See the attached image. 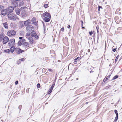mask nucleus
<instances>
[{
  "mask_svg": "<svg viewBox=\"0 0 122 122\" xmlns=\"http://www.w3.org/2000/svg\"><path fill=\"white\" fill-rule=\"evenodd\" d=\"M7 16L8 18L10 20H15L18 19L17 16L14 14H8Z\"/></svg>",
  "mask_w": 122,
  "mask_h": 122,
  "instance_id": "obj_1",
  "label": "nucleus"
},
{
  "mask_svg": "<svg viewBox=\"0 0 122 122\" xmlns=\"http://www.w3.org/2000/svg\"><path fill=\"white\" fill-rule=\"evenodd\" d=\"M8 45L10 47L14 46L15 44V40L14 39H10L9 41Z\"/></svg>",
  "mask_w": 122,
  "mask_h": 122,
  "instance_id": "obj_2",
  "label": "nucleus"
},
{
  "mask_svg": "<svg viewBox=\"0 0 122 122\" xmlns=\"http://www.w3.org/2000/svg\"><path fill=\"white\" fill-rule=\"evenodd\" d=\"M16 34L15 31L13 30H9L7 32L8 35L10 36H13Z\"/></svg>",
  "mask_w": 122,
  "mask_h": 122,
  "instance_id": "obj_3",
  "label": "nucleus"
},
{
  "mask_svg": "<svg viewBox=\"0 0 122 122\" xmlns=\"http://www.w3.org/2000/svg\"><path fill=\"white\" fill-rule=\"evenodd\" d=\"M41 16L42 17H43L45 16H47L49 18H51V16L50 14L47 12H46L45 13L42 14L41 15Z\"/></svg>",
  "mask_w": 122,
  "mask_h": 122,
  "instance_id": "obj_4",
  "label": "nucleus"
},
{
  "mask_svg": "<svg viewBox=\"0 0 122 122\" xmlns=\"http://www.w3.org/2000/svg\"><path fill=\"white\" fill-rule=\"evenodd\" d=\"M34 29V27L31 25H29L26 27V30L28 31H30Z\"/></svg>",
  "mask_w": 122,
  "mask_h": 122,
  "instance_id": "obj_5",
  "label": "nucleus"
},
{
  "mask_svg": "<svg viewBox=\"0 0 122 122\" xmlns=\"http://www.w3.org/2000/svg\"><path fill=\"white\" fill-rule=\"evenodd\" d=\"M31 35L32 37H35L36 39H38L39 37L38 36L36 35V34L35 31H33L31 32Z\"/></svg>",
  "mask_w": 122,
  "mask_h": 122,
  "instance_id": "obj_6",
  "label": "nucleus"
},
{
  "mask_svg": "<svg viewBox=\"0 0 122 122\" xmlns=\"http://www.w3.org/2000/svg\"><path fill=\"white\" fill-rule=\"evenodd\" d=\"M15 51L18 54L20 53L24 52V51L19 48H15Z\"/></svg>",
  "mask_w": 122,
  "mask_h": 122,
  "instance_id": "obj_7",
  "label": "nucleus"
},
{
  "mask_svg": "<svg viewBox=\"0 0 122 122\" xmlns=\"http://www.w3.org/2000/svg\"><path fill=\"white\" fill-rule=\"evenodd\" d=\"M9 40L7 36L3 38V44H6Z\"/></svg>",
  "mask_w": 122,
  "mask_h": 122,
  "instance_id": "obj_8",
  "label": "nucleus"
},
{
  "mask_svg": "<svg viewBox=\"0 0 122 122\" xmlns=\"http://www.w3.org/2000/svg\"><path fill=\"white\" fill-rule=\"evenodd\" d=\"M7 12H8L9 14H10L14 10V8L12 6H10L7 9Z\"/></svg>",
  "mask_w": 122,
  "mask_h": 122,
  "instance_id": "obj_9",
  "label": "nucleus"
},
{
  "mask_svg": "<svg viewBox=\"0 0 122 122\" xmlns=\"http://www.w3.org/2000/svg\"><path fill=\"white\" fill-rule=\"evenodd\" d=\"M7 11L6 9L2 10L1 12V14L4 15H5L7 14Z\"/></svg>",
  "mask_w": 122,
  "mask_h": 122,
  "instance_id": "obj_10",
  "label": "nucleus"
},
{
  "mask_svg": "<svg viewBox=\"0 0 122 122\" xmlns=\"http://www.w3.org/2000/svg\"><path fill=\"white\" fill-rule=\"evenodd\" d=\"M30 20L29 19H28L24 21V24L25 26H26L30 24Z\"/></svg>",
  "mask_w": 122,
  "mask_h": 122,
  "instance_id": "obj_11",
  "label": "nucleus"
},
{
  "mask_svg": "<svg viewBox=\"0 0 122 122\" xmlns=\"http://www.w3.org/2000/svg\"><path fill=\"white\" fill-rule=\"evenodd\" d=\"M25 41V40L24 39L20 40L18 42V45L19 46H20Z\"/></svg>",
  "mask_w": 122,
  "mask_h": 122,
  "instance_id": "obj_12",
  "label": "nucleus"
},
{
  "mask_svg": "<svg viewBox=\"0 0 122 122\" xmlns=\"http://www.w3.org/2000/svg\"><path fill=\"white\" fill-rule=\"evenodd\" d=\"M28 39L29 41L30 44H32L33 43V38L31 37H30L28 38Z\"/></svg>",
  "mask_w": 122,
  "mask_h": 122,
  "instance_id": "obj_13",
  "label": "nucleus"
},
{
  "mask_svg": "<svg viewBox=\"0 0 122 122\" xmlns=\"http://www.w3.org/2000/svg\"><path fill=\"white\" fill-rule=\"evenodd\" d=\"M23 45L26 48H27L30 46V43L29 42H26L24 43L23 44Z\"/></svg>",
  "mask_w": 122,
  "mask_h": 122,
  "instance_id": "obj_14",
  "label": "nucleus"
},
{
  "mask_svg": "<svg viewBox=\"0 0 122 122\" xmlns=\"http://www.w3.org/2000/svg\"><path fill=\"white\" fill-rule=\"evenodd\" d=\"M31 22L35 25H37V23L36 21V18L33 17L31 20Z\"/></svg>",
  "mask_w": 122,
  "mask_h": 122,
  "instance_id": "obj_15",
  "label": "nucleus"
},
{
  "mask_svg": "<svg viewBox=\"0 0 122 122\" xmlns=\"http://www.w3.org/2000/svg\"><path fill=\"white\" fill-rule=\"evenodd\" d=\"M49 18L45 17L43 19V20L46 22H48L50 20V19Z\"/></svg>",
  "mask_w": 122,
  "mask_h": 122,
  "instance_id": "obj_16",
  "label": "nucleus"
},
{
  "mask_svg": "<svg viewBox=\"0 0 122 122\" xmlns=\"http://www.w3.org/2000/svg\"><path fill=\"white\" fill-rule=\"evenodd\" d=\"M15 12L16 14L19 15L20 14V10L19 9H17L15 10Z\"/></svg>",
  "mask_w": 122,
  "mask_h": 122,
  "instance_id": "obj_17",
  "label": "nucleus"
},
{
  "mask_svg": "<svg viewBox=\"0 0 122 122\" xmlns=\"http://www.w3.org/2000/svg\"><path fill=\"white\" fill-rule=\"evenodd\" d=\"M11 47L10 49V51L11 53L13 52L14 51H15V47L14 46Z\"/></svg>",
  "mask_w": 122,
  "mask_h": 122,
  "instance_id": "obj_18",
  "label": "nucleus"
},
{
  "mask_svg": "<svg viewBox=\"0 0 122 122\" xmlns=\"http://www.w3.org/2000/svg\"><path fill=\"white\" fill-rule=\"evenodd\" d=\"M5 28L6 29H7L8 27V25L7 23L5 22L3 24Z\"/></svg>",
  "mask_w": 122,
  "mask_h": 122,
  "instance_id": "obj_19",
  "label": "nucleus"
},
{
  "mask_svg": "<svg viewBox=\"0 0 122 122\" xmlns=\"http://www.w3.org/2000/svg\"><path fill=\"white\" fill-rule=\"evenodd\" d=\"M52 89H51V88H50L48 90V92L47 94H50L52 90Z\"/></svg>",
  "mask_w": 122,
  "mask_h": 122,
  "instance_id": "obj_20",
  "label": "nucleus"
},
{
  "mask_svg": "<svg viewBox=\"0 0 122 122\" xmlns=\"http://www.w3.org/2000/svg\"><path fill=\"white\" fill-rule=\"evenodd\" d=\"M24 2L23 1L20 2L19 4V5L20 6H22L24 5Z\"/></svg>",
  "mask_w": 122,
  "mask_h": 122,
  "instance_id": "obj_21",
  "label": "nucleus"
},
{
  "mask_svg": "<svg viewBox=\"0 0 122 122\" xmlns=\"http://www.w3.org/2000/svg\"><path fill=\"white\" fill-rule=\"evenodd\" d=\"M4 37V36L3 34H0V42L2 41Z\"/></svg>",
  "mask_w": 122,
  "mask_h": 122,
  "instance_id": "obj_22",
  "label": "nucleus"
},
{
  "mask_svg": "<svg viewBox=\"0 0 122 122\" xmlns=\"http://www.w3.org/2000/svg\"><path fill=\"white\" fill-rule=\"evenodd\" d=\"M12 4L13 5H14V6H15V7H16L18 5V4L15 1H14L13 2Z\"/></svg>",
  "mask_w": 122,
  "mask_h": 122,
  "instance_id": "obj_23",
  "label": "nucleus"
},
{
  "mask_svg": "<svg viewBox=\"0 0 122 122\" xmlns=\"http://www.w3.org/2000/svg\"><path fill=\"white\" fill-rule=\"evenodd\" d=\"M25 13L24 12H23L21 14L22 16L24 18L25 16Z\"/></svg>",
  "mask_w": 122,
  "mask_h": 122,
  "instance_id": "obj_24",
  "label": "nucleus"
},
{
  "mask_svg": "<svg viewBox=\"0 0 122 122\" xmlns=\"http://www.w3.org/2000/svg\"><path fill=\"white\" fill-rule=\"evenodd\" d=\"M30 34V33H27L26 34V37L27 38H28V37L29 36Z\"/></svg>",
  "mask_w": 122,
  "mask_h": 122,
  "instance_id": "obj_25",
  "label": "nucleus"
},
{
  "mask_svg": "<svg viewBox=\"0 0 122 122\" xmlns=\"http://www.w3.org/2000/svg\"><path fill=\"white\" fill-rule=\"evenodd\" d=\"M10 51V50L9 49L5 50H4V51L7 53H9Z\"/></svg>",
  "mask_w": 122,
  "mask_h": 122,
  "instance_id": "obj_26",
  "label": "nucleus"
},
{
  "mask_svg": "<svg viewBox=\"0 0 122 122\" xmlns=\"http://www.w3.org/2000/svg\"><path fill=\"white\" fill-rule=\"evenodd\" d=\"M114 112L116 114V116H117V117L118 116V115L117 113V111L116 110H114Z\"/></svg>",
  "mask_w": 122,
  "mask_h": 122,
  "instance_id": "obj_27",
  "label": "nucleus"
},
{
  "mask_svg": "<svg viewBox=\"0 0 122 122\" xmlns=\"http://www.w3.org/2000/svg\"><path fill=\"white\" fill-rule=\"evenodd\" d=\"M118 76L116 75L113 77V79H112V80H115V79H116V78H118Z\"/></svg>",
  "mask_w": 122,
  "mask_h": 122,
  "instance_id": "obj_28",
  "label": "nucleus"
},
{
  "mask_svg": "<svg viewBox=\"0 0 122 122\" xmlns=\"http://www.w3.org/2000/svg\"><path fill=\"white\" fill-rule=\"evenodd\" d=\"M118 58H119V55H118L116 57V59L115 60V61L116 63L117 62Z\"/></svg>",
  "mask_w": 122,
  "mask_h": 122,
  "instance_id": "obj_29",
  "label": "nucleus"
},
{
  "mask_svg": "<svg viewBox=\"0 0 122 122\" xmlns=\"http://www.w3.org/2000/svg\"><path fill=\"white\" fill-rule=\"evenodd\" d=\"M25 60L24 58H23L22 59H20L19 60V61H18V62L20 61H24Z\"/></svg>",
  "mask_w": 122,
  "mask_h": 122,
  "instance_id": "obj_30",
  "label": "nucleus"
},
{
  "mask_svg": "<svg viewBox=\"0 0 122 122\" xmlns=\"http://www.w3.org/2000/svg\"><path fill=\"white\" fill-rule=\"evenodd\" d=\"M118 116H117H117H116L115 119L114 120V121L116 122L117 121V120L118 119Z\"/></svg>",
  "mask_w": 122,
  "mask_h": 122,
  "instance_id": "obj_31",
  "label": "nucleus"
},
{
  "mask_svg": "<svg viewBox=\"0 0 122 122\" xmlns=\"http://www.w3.org/2000/svg\"><path fill=\"white\" fill-rule=\"evenodd\" d=\"M48 4H44V6L45 8H47L48 6Z\"/></svg>",
  "mask_w": 122,
  "mask_h": 122,
  "instance_id": "obj_32",
  "label": "nucleus"
},
{
  "mask_svg": "<svg viewBox=\"0 0 122 122\" xmlns=\"http://www.w3.org/2000/svg\"><path fill=\"white\" fill-rule=\"evenodd\" d=\"M54 52H55L53 50H51L50 51V52L51 53H54Z\"/></svg>",
  "mask_w": 122,
  "mask_h": 122,
  "instance_id": "obj_33",
  "label": "nucleus"
},
{
  "mask_svg": "<svg viewBox=\"0 0 122 122\" xmlns=\"http://www.w3.org/2000/svg\"><path fill=\"white\" fill-rule=\"evenodd\" d=\"M42 23L43 25L44 30H45L46 26L44 24V23L43 22H42Z\"/></svg>",
  "mask_w": 122,
  "mask_h": 122,
  "instance_id": "obj_34",
  "label": "nucleus"
},
{
  "mask_svg": "<svg viewBox=\"0 0 122 122\" xmlns=\"http://www.w3.org/2000/svg\"><path fill=\"white\" fill-rule=\"evenodd\" d=\"M40 85L39 83H38L37 85V87L38 88H39L40 87Z\"/></svg>",
  "mask_w": 122,
  "mask_h": 122,
  "instance_id": "obj_35",
  "label": "nucleus"
},
{
  "mask_svg": "<svg viewBox=\"0 0 122 122\" xmlns=\"http://www.w3.org/2000/svg\"><path fill=\"white\" fill-rule=\"evenodd\" d=\"M48 71H49V72H52V71H53L51 69H49L48 70Z\"/></svg>",
  "mask_w": 122,
  "mask_h": 122,
  "instance_id": "obj_36",
  "label": "nucleus"
},
{
  "mask_svg": "<svg viewBox=\"0 0 122 122\" xmlns=\"http://www.w3.org/2000/svg\"><path fill=\"white\" fill-rule=\"evenodd\" d=\"M89 34L90 35H91L93 34L92 31L90 32H89Z\"/></svg>",
  "mask_w": 122,
  "mask_h": 122,
  "instance_id": "obj_37",
  "label": "nucleus"
},
{
  "mask_svg": "<svg viewBox=\"0 0 122 122\" xmlns=\"http://www.w3.org/2000/svg\"><path fill=\"white\" fill-rule=\"evenodd\" d=\"M54 84H53L50 87V88H51V89H53V88L54 87Z\"/></svg>",
  "mask_w": 122,
  "mask_h": 122,
  "instance_id": "obj_38",
  "label": "nucleus"
},
{
  "mask_svg": "<svg viewBox=\"0 0 122 122\" xmlns=\"http://www.w3.org/2000/svg\"><path fill=\"white\" fill-rule=\"evenodd\" d=\"M81 26H83V21H82V20H81Z\"/></svg>",
  "mask_w": 122,
  "mask_h": 122,
  "instance_id": "obj_39",
  "label": "nucleus"
},
{
  "mask_svg": "<svg viewBox=\"0 0 122 122\" xmlns=\"http://www.w3.org/2000/svg\"><path fill=\"white\" fill-rule=\"evenodd\" d=\"M18 83V81H16L15 82V85H17Z\"/></svg>",
  "mask_w": 122,
  "mask_h": 122,
  "instance_id": "obj_40",
  "label": "nucleus"
},
{
  "mask_svg": "<svg viewBox=\"0 0 122 122\" xmlns=\"http://www.w3.org/2000/svg\"><path fill=\"white\" fill-rule=\"evenodd\" d=\"M64 30V29L63 28H61V30L63 32V31Z\"/></svg>",
  "mask_w": 122,
  "mask_h": 122,
  "instance_id": "obj_41",
  "label": "nucleus"
},
{
  "mask_svg": "<svg viewBox=\"0 0 122 122\" xmlns=\"http://www.w3.org/2000/svg\"><path fill=\"white\" fill-rule=\"evenodd\" d=\"M116 51V49H112V51L114 52H115Z\"/></svg>",
  "mask_w": 122,
  "mask_h": 122,
  "instance_id": "obj_42",
  "label": "nucleus"
},
{
  "mask_svg": "<svg viewBox=\"0 0 122 122\" xmlns=\"http://www.w3.org/2000/svg\"><path fill=\"white\" fill-rule=\"evenodd\" d=\"M98 8H99V9H100L101 8L102 9V7L101 6H98Z\"/></svg>",
  "mask_w": 122,
  "mask_h": 122,
  "instance_id": "obj_43",
  "label": "nucleus"
},
{
  "mask_svg": "<svg viewBox=\"0 0 122 122\" xmlns=\"http://www.w3.org/2000/svg\"><path fill=\"white\" fill-rule=\"evenodd\" d=\"M107 80H106V79L105 78L103 80V81L104 82H105Z\"/></svg>",
  "mask_w": 122,
  "mask_h": 122,
  "instance_id": "obj_44",
  "label": "nucleus"
},
{
  "mask_svg": "<svg viewBox=\"0 0 122 122\" xmlns=\"http://www.w3.org/2000/svg\"><path fill=\"white\" fill-rule=\"evenodd\" d=\"M71 26L70 25H68L67 26V28H70Z\"/></svg>",
  "mask_w": 122,
  "mask_h": 122,
  "instance_id": "obj_45",
  "label": "nucleus"
},
{
  "mask_svg": "<svg viewBox=\"0 0 122 122\" xmlns=\"http://www.w3.org/2000/svg\"><path fill=\"white\" fill-rule=\"evenodd\" d=\"M3 6L1 5H0V9H2V8Z\"/></svg>",
  "mask_w": 122,
  "mask_h": 122,
  "instance_id": "obj_46",
  "label": "nucleus"
},
{
  "mask_svg": "<svg viewBox=\"0 0 122 122\" xmlns=\"http://www.w3.org/2000/svg\"><path fill=\"white\" fill-rule=\"evenodd\" d=\"M78 58H79V57H77L74 59L75 60H77Z\"/></svg>",
  "mask_w": 122,
  "mask_h": 122,
  "instance_id": "obj_47",
  "label": "nucleus"
},
{
  "mask_svg": "<svg viewBox=\"0 0 122 122\" xmlns=\"http://www.w3.org/2000/svg\"><path fill=\"white\" fill-rule=\"evenodd\" d=\"M19 39L20 40H21L22 39H22V37H19Z\"/></svg>",
  "mask_w": 122,
  "mask_h": 122,
  "instance_id": "obj_48",
  "label": "nucleus"
},
{
  "mask_svg": "<svg viewBox=\"0 0 122 122\" xmlns=\"http://www.w3.org/2000/svg\"><path fill=\"white\" fill-rule=\"evenodd\" d=\"M90 50L89 49H88V52H90Z\"/></svg>",
  "mask_w": 122,
  "mask_h": 122,
  "instance_id": "obj_49",
  "label": "nucleus"
},
{
  "mask_svg": "<svg viewBox=\"0 0 122 122\" xmlns=\"http://www.w3.org/2000/svg\"><path fill=\"white\" fill-rule=\"evenodd\" d=\"M82 28L83 29H84L85 28V27H83V26H82Z\"/></svg>",
  "mask_w": 122,
  "mask_h": 122,
  "instance_id": "obj_50",
  "label": "nucleus"
},
{
  "mask_svg": "<svg viewBox=\"0 0 122 122\" xmlns=\"http://www.w3.org/2000/svg\"><path fill=\"white\" fill-rule=\"evenodd\" d=\"M110 75H109V76H108L107 77H108V78H109V77H110Z\"/></svg>",
  "mask_w": 122,
  "mask_h": 122,
  "instance_id": "obj_51",
  "label": "nucleus"
},
{
  "mask_svg": "<svg viewBox=\"0 0 122 122\" xmlns=\"http://www.w3.org/2000/svg\"><path fill=\"white\" fill-rule=\"evenodd\" d=\"M105 78H106V80H107L108 79V78H107V77H106Z\"/></svg>",
  "mask_w": 122,
  "mask_h": 122,
  "instance_id": "obj_52",
  "label": "nucleus"
},
{
  "mask_svg": "<svg viewBox=\"0 0 122 122\" xmlns=\"http://www.w3.org/2000/svg\"><path fill=\"white\" fill-rule=\"evenodd\" d=\"M45 70V69H43V71H44Z\"/></svg>",
  "mask_w": 122,
  "mask_h": 122,
  "instance_id": "obj_53",
  "label": "nucleus"
},
{
  "mask_svg": "<svg viewBox=\"0 0 122 122\" xmlns=\"http://www.w3.org/2000/svg\"><path fill=\"white\" fill-rule=\"evenodd\" d=\"M98 11H100V9H99V8H98Z\"/></svg>",
  "mask_w": 122,
  "mask_h": 122,
  "instance_id": "obj_54",
  "label": "nucleus"
},
{
  "mask_svg": "<svg viewBox=\"0 0 122 122\" xmlns=\"http://www.w3.org/2000/svg\"><path fill=\"white\" fill-rule=\"evenodd\" d=\"M78 78H76V80H78Z\"/></svg>",
  "mask_w": 122,
  "mask_h": 122,
  "instance_id": "obj_55",
  "label": "nucleus"
},
{
  "mask_svg": "<svg viewBox=\"0 0 122 122\" xmlns=\"http://www.w3.org/2000/svg\"><path fill=\"white\" fill-rule=\"evenodd\" d=\"M20 106H19V107H20Z\"/></svg>",
  "mask_w": 122,
  "mask_h": 122,
  "instance_id": "obj_56",
  "label": "nucleus"
},
{
  "mask_svg": "<svg viewBox=\"0 0 122 122\" xmlns=\"http://www.w3.org/2000/svg\"><path fill=\"white\" fill-rule=\"evenodd\" d=\"M121 71H122V69H121Z\"/></svg>",
  "mask_w": 122,
  "mask_h": 122,
  "instance_id": "obj_57",
  "label": "nucleus"
},
{
  "mask_svg": "<svg viewBox=\"0 0 122 122\" xmlns=\"http://www.w3.org/2000/svg\"><path fill=\"white\" fill-rule=\"evenodd\" d=\"M91 72H93V71H91Z\"/></svg>",
  "mask_w": 122,
  "mask_h": 122,
  "instance_id": "obj_58",
  "label": "nucleus"
}]
</instances>
